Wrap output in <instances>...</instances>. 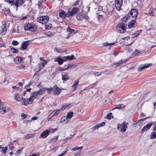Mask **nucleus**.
<instances>
[{
  "mask_svg": "<svg viewBox=\"0 0 156 156\" xmlns=\"http://www.w3.org/2000/svg\"><path fill=\"white\" fill-rule=\"evenodd\" d=\"M67 150L65 151H64L63 153L62 154H59L58 156H64L66 153H67Z\"/></svg>",
  "mask_w": 156,
  "mask_h": 156,
  "instance_id": "nucleus-57",
  "label": "nucleus"
},
{
  "mask_svg": "<svg viewBox=\"0 0 156 156\" xmlns=\"http://www.w3.org/2000/svg\"><path fill=\"white\" fill-rule=\"evenodd\" d=\"M76 17L78 20L80 21L82 20L83 19H87L88 18L86 13L83 12L77 14L76 15Z\"/></svg>",
  "mask_w": 156,
  "mask_h": 156,
  "instance_id": "nucleus-7",
  "label": "nucleus"
},
{
  "mask_svg": "<svg viewBox=\"0 0 156 156\" xmlns=\"http://www.w3.org/2000/svg\"><path fill=\"white\" fill-rule=\"evenodd\" d=\"M113 118V116L112 115V113L111 112H110L108 113L107 115L105 117V118L109 120Z\"/></svg>",
  "mask_w": 156,
  "mask_h": 156,
  "instance_id": "nucleus-31",
  "label": "nucleus"
},
{
  "mask_svg": "<svg viewBox=\"0 0 156 156\" xmlns=\"http://www.w3.org/2000/svg\"><path fill=\"white\" fill-rule=\"evenodd\" d=\"M72 9L75 14L79 11V9L76 7H73Z\"/></svg>",
  "mask_w": 156,
  "mask_h": 156,
  "instance_id": "nucleus-45",
  "label": "nucleus"
},
{
  "mask_svg": "<svg viewBox=\"0 0 156 156\" xmlns=\"http://www.w3.org/2000/svg\"><path fill=\"white\" fill-rule=\"evenodd\" d=\"M58 14L59 16L62 19L65 18L66 17H67V13H66L64 11L62 10H59Z\"/></svg>",
  "mask_w": 156,
  "mask_h": 156,
  "instance_id": "nucleus-18",
  "label": "nucleus"
},
{
  "mask_svg": "<svg viewBox=\"0 0 156 156\" xmlns=\"http://www.w3.org/2000/svg\"><path fill=\"white\" fill-rule=\"evenodd\" d=\"M62 80L64 81H66L69 79L68 74L66 73H63L62 74Z\"/></svg>",
  "mask_w": 156,
  "mask_h": 156,
  "instance_id": "nucleus-23",
  "label": "nucleus"
},
{
  "mask_svg": "<svg viewBox=\"0 0 156 156\" xmlns=\"http://www.w3.org/2000/svg\"><path fill=\"white\" fill-rule=\"evenodd\" d=\"M151 64H145L144 65H141L139 67L138 70L140 71L150 66Z\"/></svg>",
  "mask_w": 156,
  "mask_h": 156,
  "instance_id": "nucleus-21",
  "label": "nucleus"
},
{
  "mask_svg": "<svg viewBox=\"0 0 156 156\" xmlns=\"http://www.w3.org/2000/svg\"><path fill=\"white\" fill-rule=\"evenodd\" d=\"M115 44V43L113 42L112 43H104L103 45L104 46L107 47L109 46L113 45Z\"/></svg>",
  "mask_w": 156,
  "mask_h": 156,
  "instance_id": "nucleus-43",
  "label": "nucleus"
},
{
  "mask_svg": "<svg viewBox=\"0 0 156 156\" xmlns=\"http://www.w3.org/2000/svg\"><path fill=\"white\" fill-rule=\"evenodd\" d=\"M54 116L52 113L50 114L47 118V120L48 121L50 120L51 118Z\"/></svg>",
  "mask_w": 156,
  "mask_h": 156,
  "instance_id": "nucleus-55",
  "label": "nucleus"
},
{
  "mask_svg": "<svg viewBox=\"0 0 156 156\" xmlns=\"http://www.w3.org/2000/svg\"><path fill=\"white\" fill-rule=\"evenodd\" d=\"M70 106V105L68 104L67 105H66L65 106H64V107H62L60 109L55 110L54 111L52 112V114L54 116L56 115H58L59 113L60 112V111L61 110H63L65 109L66 108L68 109Z\"/></svg>",
  "mask_w": 156,
  "mask_h": 156,
  "instance_id": "nucleus-9",
  "label": "nucleus"
},
{
  "mask_svg": "<svg viewBox=\"0 0 156 156\" xmlns=\"http://www.w3.org/2000/svg\"><path fill=\"white\" fill-rule=\"evenodd\" d=\"M10 48L11 49V51L12 53H16L19 52V50L18 49L14 48L12 47H10Z\"/></svg>",
  "mask_w": 156,
  "mask_h": 156,
  "instance_id": "nucleus-36",
  "label": "nucleus"
},
{
  "mask_svg": "<svg viewBox=\"0 0 156 156\" xmlns=\"http://www.w3.org/2000/svg\"><path fill=\"white\" fill-rule=\"evenodd\" d=\"M66 31L69 34H71L73 33H74V34H75L76 32L75 30L71 29L69 27H68L67 28Z\"/></svg>",
  "mask_w": 156,
  "mask_h": 156,
  "instance_id": "nucleus-29",
  "label": "nucleus"
},
{
  "mask_svg": "<svg viewBox=\"0 0 156 156\" xmlns=\"http://www.w3.org/2000/svg\"><path fill=\"white\" fill-rule=\"evenodd\" d=\"M54 61L55 62H58L59 65H62L63 62V60L60 57L55 58L54 59Z\"/></svg>",
  "mask_w": 156,
  "mask_h": 156,
  "instance_id": "nucleus-22",
  "label": "nucleus"
},
{
  "mask_svg": "<svg viewBox=\"0 0 156 156\" xmlns=\"http://www.w3.org/2000/svg\"><path fill=\"white\" fill-rule=\"evenodd\" d=\"M49 133V131L48 129H46L41 134L40 136H39V138L41 137L43 138H45L48 136Z\"/></svg>",
  "mask_w": 156,
  "mask_h": 156,
  "instance_id": "nucleus-17",
  "label": "nucleus"
},
{
  "mask_svg": "<svg viewBox=\"0 0 156 156\" xmlns=\"http://www.w3.org/2000/svg\"><path fill=\"white\" fill-rule=\"evenodd\" d=\"M73 112H69L67 113L66 117H67L68 119H70L73 116Z\"/></svg>",
  "mask_w": 156,
  "mask_h": 156,
  "instance_id": "nucleus-40",
  "label": "nucleus"
},
{
  "mask_svg": "<svg viewBox=\"0 0 156 156\" xmlns=\"http://www.w3.org/2000/svg\"><path fill=\"white\" fill-rule=\"evenodd\" d=\"M37 5L39 8H40V9L41 8L42 5V1H41V0L39 1L37 3Z\"/></svg>",
  "mask_w": 156,
  "mask_h": 156,
  "instance_id": "nucleus-50",
  "label": "nucleus"
},
{
  "mask_svg": "<svg viewBox=\"0 0 156 156\" xmlns=\"http://www.w3.org/2000/svg\"><path fill=\"white\" fill-rule=\"evenodd\" d=\"M5 1L9 3L11 6L14 5V0H4Z\"/></svg>",
  "mask_w": 156,
  "mask_h": 156,
  "instance_id": "nucleus-37",
  "label": "nucleus"
},
{
  "mask_svg": "<svg viewBox=\"0 0 156 156\" xmlns=\"http://www.w3.org/2000/svg\"><path fill=\"white\" fill-rule=\"evenodd\" d=\"M143 121H144V120L143 119H141V120L138 121V122H137V123H138L139 124L140 123H142V122H143Z\"/></svg>",
  "mask_w": 156,
  "mask_h": 156,
  "instance_id": "nucleus-63",
  "label": "nucleus"
},
{
  "mask_svg": "<svg viewBox=\"0 0 156 156\" xmlns=\"http://www.w3.org/2000/svg\"><path fill=\"white\" fill-rule=\"evenodd\" d=\"M138 13V11L136 9H132L128 13V16L129 17L131 16L135 20L137 18Z\"/></svg>",
  "mask_w": 156,
  "mask_h": 156,
  "instance_id": "nucleus-8",
  "label": "nucleus"
},
{
  "mask_svg": "<svg viewBox=\"0 0 156 156\" xmlns=\"http://www.w3.org/2000/svg\"><path fill=\"white\" fill-rule=\"evenodd\" d=\"M2 153L5 154L6 152L8 150V147L7 146H6L5 147H2Z\"/></svg>",
  "mask_w": 156,
  "mask_h": 156,
  "instance_id": "nucleus-46",
  "label": "nucleus"
},
{
  "mask_svg": "<svg viewBox=\"0 0 156 156\" xmlns=\"http://www.w3.org/2000/svg\"><path fill=\"white\" fill-rule=\"evenodd\" d=\"M49 17L48 16H41L38 17L37 19V20L39 23L44 24L48 22Z\"/></svg>",
  "mask_w": 156,
  "mask_h": 156,
  "instance_id": "nucleus-6",
  "label": "nucleus"
},
{
  "mask_svg": "<svg viewBox=\"0 0 156 156\" xmlns=\"http://www.w3.org/2000/svg\"><path fill=\"white\" fill-rule=\"evenodd\" d=\"M79 1L80 0H77V1L75 2V3L73 4V6H76L78 5Z\"/></svg>",
  "mask_w": 156,
  "mask_h": 156,
  "instance_id": "nucleus-59",
  "label": "nucleus"
},
{
  "mask_svg": "<svg viewBox=\"0 0 156 156\" xmlns=\"http://www.w3.org/2000/svg\"><path fill=\"white\" fill-rule=\"evenodd\" d=\"M24 29L25 30L35 32L37 30V27L34 23H27L24 25Z\"/></svg>",
  "mask_w": 156,
  "mask_h": 156,
  "instance_id": "nucleus-2",
  "label": "nucleus"
},
{
  "mask_svg": "<svg viewBox=\"0 0 156 156\" xmlns=\"http://www.w3.org/2000/svg\"><path fill=\"white\" fill-rule=\"evenodd\" d=\"M75 15L73 11L71 9H69L67 13V17H69L70 16Z\"/></svg>",
  "mask_w": 156,
  "mask_h": 156,
  "instance_id": "nucleus-26",
  "label": "nucleus"
},
{
  "mask_svg": "<svg viewBox=\"0 0 156 156\" xmlns=\"http://www.w3.org/2000/svg\"><path fill=\"white\" fill-rule=\"evenodd\" d=\"M76 64H69L67 65V69L69 67H72L73 68H74L76 66Z\"/></svg>",
  "mask_w": 156,
  "mask_h": 156,
  "instance_id": "nucleus-51",
  "label": "nucleus"
},
{
  "mask_svg": "<svg viewBox=\"0 0 156 156\" xmlns=\"http://www.w3.org/2000/svg\"><path fill=\"white\" fill-rule=\"evenodd\" d=\"M38 97L36 92H33L31 93V96L29 98L24 100V102H23L24 105L27 106L29 104H31L33 102L34 99Z\"/></svg>",
  "mask_w": 156,
  "mask_h": 156,
  "instance_id": "nucleus-1",
  "label": "nucleus"
},
{
  "mask_svg": "<svg viewBox=\"0 0 156 156\" xmlns=\"http://www.w3.org/2000/svg\"><path fill=\"white\" fill-rule=\"evenodd\" d=\"M123 0H115V7L116 10L120 11L122 6Z\"/></svg>",
  "mask_w": 156,
  "mask_h": 156,
  "instance_id": "nucleus-12",
  "label": "nucleus"
},
{
  "mask_svg": "<svg viewBox=\"0 0 156 156\" xmlns=\"http://www.w3.org/2000/svg\"><path fill=\"white\" fill-rule=\"evenodd\" d=\"M45 90V89L42 88L41 89H40L38 90L37 92H36L38 97L42 95L43 94Z\"/></svg>",
  "mask_w": 156,
  "mask_h": 156,
  "instance_id": "nucleus-28",
  "label": "nucleus"
},
{
  "mask_svg": "<svg viewBox=\"0 0 156 156\" xmlns=\"http://www.w3.org/2000/svg\"><path fill=\"white\" fill-rule=\"evenodd\" d=\"M23 59V57L17 56L14 59V60L16 63L19 64L22 63Z\"/></svg>",
  "mask_w": 156,
  "mask_h": 156,
  "instance_id": "nucleus-20",
  "label": "nucleus"
},
{
  "mask_svg": "<svg viewBox=\"0 0 156 156\" xmlns=\"http://www.w3.org/2000/svg\"><path fill=\"white\" fill-rule=\"evenodd\" d=\"M116 29L117 31L119 33H124L126 31L124 23L122 22L118 23L117 25Z\"/></svg>",
  "mask_w": 156,
  "mask_h": 156,
  "instance_id": "nucleus-5",
  "label": "nucleus"
},
{
  "mask_svg": "<svg viewBox=\"0 0 156 156\" xmlns=\"http://www.w3.org/2000/svg\"><path fill=\"white\" fill-rule=\"evenodd\" d=\"M105 122H103L99 124L96 125L91 128V130L93 131L97 130L100 127L104 126L105 125Z\"/></svg>",
  "mask_w": 156,
  "mask_h": 156,
  "instance_id": "nucleus-15",
  "label": "nucleus"
},
{
  "mask_svg": "<svg viewBox=\"0 0 156 156\" xmlns=\"http://www.w3.org/2000/svg\"><path fill=\"white\" fill-rule=\"evenodd\" d=\"M154 10H156V9H154L153 8H151L149 12V14L151 16H154Z\"/></svg>",
  "mask_w": 156,
  "mask_h": 156,
  "instance_id": "nucleus-38",
  "label": "nucleus"
},
{
  "mask_svg": "<svg viewBox=\"0 0 156 156\" xmlns=\"http://www.w3.org/2000/svg\"><path fill=\"white\" fill-rule=\"evenodd\" d=\"M21 116L23 118V119H24L27 117V115L23 113H22L21 114Z\"/></svg>",
  "mask_w": 156,
  "mask_h": 156,
  "instance_id": "nucleus-62",
  "label": "nucleus"
},
{
  "mask_svg": "<svg viewBox=\"0 0 156 156\" xmlns=\"http://www.w3.org/2000/svg\"><path fill=\"white\" fill-rule=\"evenodd\" d=\"M80 152H78L77 153H76L74 156H80Z\"/></svg>",
  "mask_w": 156,
  "mask_h": 156,
  "instance_id": "nucleus-64",
  "label": "nucleus"
},
{
  "mask_svg": "<svg viewBox=\"0 0 156 156\" xmlns=\"http://www.w3.org/2000/svg\"><path fill=\"white\" fill-rule=\"evenodd\" d=\"M153 125V122H150L149 123L147 124L146 126L143 128L141 131L140 133H144L149 129Z\"/></svg>",
  "mask_w": 156,
  "mask_h": 156,
  "instance_id": "nucleus-13",
  "label": "nucleus"
},
{
  "mask_svg": "<svg viewBox=\"0 0 156 156\" xmlns=\"http://www.w3.org/2000/svg\"><path fill=\"white\" fill-rule=\"evenodd\" d=\"M128 122H123L121 124H118L117 125V129L121 132H124L126 131V129L128 128L127 125Z\"/></svg>",
  "mask_w": 156,
  "mask_h": 156,
  "instance_id": "nucleus-4",
  "label": "nucleus"
},
{
  "mask_svg": "<svg viewBox=\"0 0 156 156\" xmlns=\"http://www.w3.org/2000/svg\"><path fill=\"white\" fill-rule=\"evenodd\" d=\"M98 73L96 72V73H94V76H99L101 75V73H99V74H97Z\"/></svg>",
  "mask_w": 156,
  "mask_h": 156,
  "instance_id": "nucleus-58",
  "label": "nucleus"
},
{
  "mask_svg": "<svg viewBox=\"0 0 156 156\" xmlns=\"http://www.w3.org/2000/svg\"><path fill=\"white\" fill-rule=\"evenodd\" d=\"M83 148V147L81 146V147H75L73 149L71 150L73 151H75L76 150H79V149H82Z\"/></svg>",
  "mask_w": 156,
  "mask_h": 156,
  "instance_id": "nucleus-47",
  "label": "nucleus"
},
{
  "mask_svg": "<svg viewBox=\"0 0 156 156\" xmlns=\"http://www.w3.org/2000/svg\"><path fill=\"white\" fill-rule=\"evenodd\" d=\"M60 53H63L64 52L66 53L67 52V50L65 48L60 49Z\"/></svg>",
  "mask_w": 156,
  "mask_h": 156,
  "instance_id": "nucleus-54",
  "label": "nucleus"
},
{
  "mask_svg": "<svg viewBox=\"0 0 156 156\" xmlns=\"http://www.w3.org/2000/svg\"><path fill=\"white\" fill-rule=\"evenodd\" d=\"M125 108V106L123 104H119L117 105L116 107L112 109V110L116 109H119L120 108Z\"/></svg>",
  "mask_w": 156,
  "mask_h": 156,
  "instance_id": "nucleus-35",
  "label": "nucleus"
},
{
  "mask_svg": "<svg viewBox=\"0 0 156 156\" xmlns=\"http://www.w3.org/2000/svg\"><path fill=\"white\" fill-rule=\"evenodd\" d=\"M153 130L156 131V122H155L153 126Z\"/></svg>",
  "mask_w": 156,
  "mask_h": 156,
  "instance_id": "nucleus-60",
  "label": "nucleus"
},
{
  "mask_svg": "<svg viewBox=\"0 0 156 156\" xmlns=\"http://www.w3.org/2000/svg\"><path fill=\"white\" fill-rule=\"evenodd\" d=\"M128 19V18L126 16H124V17H123V18H122V22H125L126 21V20Z\"/></svg>",
  "mask_w": 156,
  "mask_h": 156,
  "instance_id": "nucleus-53",
  "label": "nucleus"
},
{
  "mask_svg": "<svg viewBox=\"0 0 156 156\" xmlns=\"http://www.w3.org/2000/svg\"><path fill=\"white\" fill-rule=\"evenodd\" d=\"M35 134H34L30 133L28 134L26 136L24 137V139L27 140L28 138L33 137L35 136Z\"/></svg>",
  "mask_w": 156,
  "mask_h": 156,
  "instance_id": "nucleus-32",
  "label": "nucleus"
},
{
  "mask_svg": "<svg viewBox=\"0 0 156 156\" xmlns=\"http://www.w3.org/2000/svg\"><path fill=\"white\" fill-rule=\"evenodd\" d=\"M58 139V136H55L51 139L49 141V142L50 143H53L55 142Z\"/></svg>",
  "mask_w": 156,
  "mask_h": 156,
  "instance_id": "nucleus-33",
  "label": "nucleus"
},
{
  "mask_svg": "<svg viewBox=\"0 0 156 156\" xmlns=\"http://www.w3.org/2000/svg\"><path fill=\"white\" fill-rule=\"evenodd\" d=\"M124 62H125V61H123L122 60H121L118 62L114 63L113 64L115 65L116 66H118L120 65L122 63Z\"/></svg>",
  "mask_w": 156,
  "mask_h": 156,
  "instance_id": "nucleus-41",
  "label": "nucleus"
},
{
  "mask_svg": "<svg viewBox=\"0 0 156 156\" xmlns=\"http://www.w3.org/2000/svg\"><path fill=\"white\" fill-rule=\"evenodd\" d=\"M2 109H1L0 112L2 114H4L9 112L10 110V108L7 107H2Z\"/></svg>",
  "mask_w": 156,
  "mask_h": 156,
  "instance_id": "nucleus-24",
  "label": "nucleus"
},
{
  "mask_svg": "<svg viewBox=\"0 0 156 156\" xmlns=\"http://www.w3.org/2000/svg\"><path fill=\"white\" fill-rule=\"evenodd\" d=\"M74 56L72 55L71 56H65V58H67L68 60H71L73 59H75L76 58H74Z\"/></svg>",
  "mask_w": 156,
  "mask_h": 156,
  "instance_id": "nucleus-34",
  "label": "nucleus"
},
{
  "mask_svg": "<svg viewBox=\"0 0 156 156\" xmlns=\"http://www.w3.org/2000/svg\"><path fill=\"white\" fill-rule=\"evenodd\" d=\"M46 90H47L48 93H50L52 91L53 94L55 95H58L62 91L61 89L56 85L54 86L52 88H47Z\"/></svg>",
  "mask_w": 156,
  "mask_h": 156,
  "instance_id": "nucleus-3",
  "label": "nucleus"
},
{
  "mask_svg": "<svg viewBox=\"0 0 156 156\" xmlns=\"http://www.w3.org/2000/svg\"><path fill=\"white\" fill-rule=\"evenodd\" d=\"M3 12L5 14H8L9 12V9H6L4 8L3 10Z\"/></svg>",
  "mask_w": 156,
  "mask_h": 156,
  "instance_id": "nucleus-48",
  "label": "nucleus"
},
{
  "mask_svg": "<svg viewBox=\"0 0 156 156\" xmlns=\"http://www.w3.org/2000/svg\"><path fill=\"white\" fill-rule=\"evenodd\" d=\"M30 41H24L22 43V45L20 47V49L23 50H25L27 49L28 46L30 43Z\"/></svg>",
  "mask_w": 156,
  "mask_h": 156,
  "instance_id": "nucleus-11",
  "label": "nucleus"
},
{
  "mask_svg": "<svg viewBox=\"0 0 156 156\" xmlns=\"http://www.w3.org/2000/svg\"><path fill=\"white\" fill-rule=\"evenodd\" d=\"M6 25L5 24H4L2 27V30H1L2 34H5V31H6Z\"/></svg>",
  "mask_w": 156,
  "mask_h": 156,
  "instance_id": "nucleus-30",
  "label": "nucleus"
},
{
  "mask_svg": "<svg viewBox=\"0 0 156 156\" xmlns=\"http://www.w3.org/2000/svg\"><path fill=\"white\" fill-rule=\"evenodd\" d=\"M135 20L134 19H132L131 21L128 24L129 28H130L132 27H134L136 26L137 23Z\"/></svg>",
  "mask_w": 156,
  "mask_h": 156,
  "instance_id": "nucleus-16",
  "label": "nucleus"
},
{
  "mask_svg": "<svg viewBox=\"0 0 156 156\" xmlns=\"http://www.w3.org/2000/svg\"><path fill=\"white\" fill-rule=\"evenodd\" d=\"M78 85V80L74 81L72 86V88L73 90L75 91L77 88Z\"/></svg>",
  "mask_w": 156,
  "mask_h": 156,
  "instance_id": "nucleus-19",
  "label": "nucleus"
},
{
  "mask_svg": "<svg viewBox=\"0 0 156 156\" xmlns=\"http://www.w3.org/2000/svg\"><path fill=\"white\" fill-rule=\"evenodd\" d=\"M24 3L23 0H14L13 5L16 7V11H17L18 7L23 5Z\"/></svg>",
  "mask_w": 156,
  "mask_h": 156,
  "instance_id": "nucleus-10",
  "label": "nucleus"
},
{
  "mask_svg": "<svg viewBox=\"0 0 156 156\" xmlns=\"http://www.w3.org/2000/svg\"><path fill=\"white\" fill-rule=\"evenodd\" d=\"M140 54V52L138 50H136L133 53V54H134L135 56L137 55Z\"/></svg>",
  "mask_w": 156,
  "mask_h": 156,
  "instance_id": "nucleus-49",
  "label": "nucleus"
},
{
  "mask_svg": "<svg viewBox=\"0 0 156 156\" xmlns=\"http://www.w3.org/2000/svg\"><path fill=\"white\" fill-rule=\"evenodd\" d=\"M18 42L16 41H12V44L13 45H17L18 44Z\"/></svg>",
  "mask_w": 156,
  "mask_h": 156,
  "instance_id": "nucleus-56",
  "label": "nucleus"
},
{
  "mask_svg": "<svg viewBox=\"0 0 156 156\" xmlns=\"http://www.w3.org/2000/svg\"><path fill=\"white\" fill-rule=\"evenodd\" d=\"M54 50H55L58 53H60V50L59 49L57 48H54Z\"/></svg>",
  "mask_w": 156,
  "mask_h": 156,
  "instance_id": "nucleus-61",
  "label": "nucleus"
},
{
  "mask_svg": "<svg viewBox=\"0 0 156 156\" xmlns=\"http://www.w3.org/2000/svg\"><path fill=\"white\" fill-rule=\"evenodd\" d=\"M21 151H22V150H20V149H19V150H17V151H16V152L15 153L16 155V156H17L18 155H19L20 154V153L21 152Z\"/></svg>",
  "mask_w": 156,
  "mask_h": 156,
  "instance_id": "nucleus-52",
  "label": "nucleus"
},
{
  "mask_svg": "<svg viewBox=\"0 0 156 156\" xmlns=\"http://www.w3.org/2000/svg\"><path fill=\"white\" fill-rule=\"evenodd\" d=\"M14 98L15 100L18 101H21L22 103V104L24 105L23 102H24V100H27V99L23 98L20 97V95L19 94H17L15 95Z\"/></svg>",
  "mask_w": 156,
  "mask_h": 156,
  "instance_id": "nucleus-14",
  "label": "nucleus"
},
{
  "mask_svg": "<svg viewBox=\"0 0 156 156\" xmlns=\"http://www.w3.org/2000/svg\"><path fill=\"white\" fill-rule=\"evenodd\" d=\"M156 136V132H153L151 133V139H154Z\"/></svg>",
  "mask_w": 156,
  "mask_h": 156,
  "instance_id": "nucleus-44",
  "label": "nucleus"
},
{
  "mask_svg": "<svg viewBox=\"0 0 156 156\" xmlns=\"http://www.w3.org/2000/svg\"><path fill=\"white\" fill-rule=\"evenodd\" d=\"M69 119L67 118V117L66 116H64L60 120V122L62 123L64 122L65 123H67Z\"/></svg>",
  "mask_w": 156,
  "mask_h": 156,
  "instance_id": "nucleus-27",
  "label": "nucleus"
},
{
  "mask_svg": "<svg viewBox=\"0 0 156 156\" xmlns=\"http://www.w3.org/2000/svg\"><path fill=\"white\" fill-rule=\"evenodd\" d=\"M45 35L46 36L49 37H51L54 35V33H52V32L49 31L45 34Z\"/></svg>",
  "mask_w": 156,
  "mask_h": 156,
  "instance_id": "nucleus-42",
  "label": "nucleus"
},
{
  "mask_svg": "<svg viewBox=\"0 0 156 156\" xmlns=\"http://www.w3.org/2000/svg\"><path fill=\"white\" fill-rule=\"evenodd\" d=\"M140 33V32L139 31H137L133 33L132 34V36H133V37H136L139 35Z\"/></svg>",
  "mask_w": 156,
  "mask_h": 156,
  "instance_id": "nucleus-39",
  "label": "nucleus"
},
{
  "mask_svg": "<svg viewBox=\"0 0 156 156\" xmlns=\"http://www.w3.org/2000/svg\"><path fill=\"white\" fill-rule=\"evenodd\" d=\"M47 63V62L46 60H44V62H42L41 63H39L38 65H39V69L38 70V71L39 72L44 67L45 65Z\"/></svg>",
  "mask_w": 156,
  "mask_h": 156,
  "instance_id": "nucleus-25",
  "label": "nucleus"
}]
</instances>
